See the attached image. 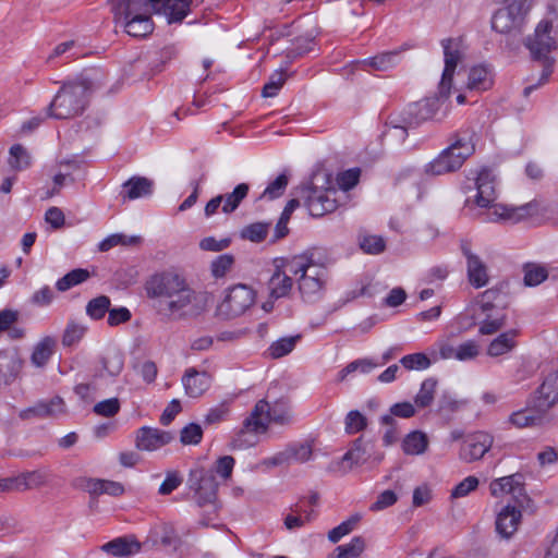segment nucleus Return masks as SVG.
<instances>
[{"instance_id": "nucleus-7", "label": "nucleus", "mask_w": 558, "mask_h": 558, "mask_svg": "<svg viewBox=\"0 0 558 558\" xmlns=\"http://www.w3.org/2000/svg\"><path fill=\"white\" fill-rule=\"evenodd\" d=\"M556 29L549 22H539L533 35L525 38L524 45L529 49L532 60L539 66L550 69L556 65L558 44Z\"/></svg>"}, {"instance_id": "nucleus-63", "label": "nucleus", "mask_w": 558, "mask_h": 558, "mask_svg": "<svg viewBox=\"0 0 558 558\" xmlns=\"http://www.w3.org/2000/svg\"><path fill=\"white\" fill-rule=\"evenodd\" d=\"M480 353V347L475 340H468L458 345L457 360L469 361L475 359Z\"/></svg>"}, {"instance_id": "nucleus-47", "label": "nucleus", "mask_w": 558, "mask_h": 558, "mask_svg": "<svg viewBox=\"0 0 558 558\" xmlns=\"http://www.w3.org/2000/svg\"><path fill=\"white\" fill-rule=\"evenodd\" d=\"M9 165L16 171L24 170L31 166V156L21 144H14L10 148Z\"/></svg>"}, {"instance_id": "nucleus-17", "label": "nucleus", "mask_w": 558, "mask_h": 558, "mask_svg": "<svg viewBox=\"0 0 558 558\" xmlns=\"http://www.w3.org/2000/svg\"><path fill=\"white\" fill-rule=\"evenodd\" d=\"M493 442V437L487 433L476 432L471 434L461 444L459 458L466 463L481 460L489 451Z\"/></svg>"}, {"instance_id": "nucleus-31", "label": "nucleus", "mask_w": 558, "mask_h": 558, "mask_svg": "<svg viewBox=\"0 0 558 558\" xmlns=\"http://www.w3.org/2000/svg\"><path fill=\"white\" fill-rule=\"evenodd\" d=\"M466 268L468 279L472 287L478 289L488 283L489 276L487 266L480 256H470V260L466 262Z\"/></svg>"}, {"instance_id": "nucleus-20", "label": "nucleus", "mask_w": 558, "mask_h": 558, "mask_svg": "<svg viewBox=\"0 0 558 558\" xmlns=\"http://www.w3.org/2000/svg\"><path fill=\"white\" fill-rule=\"evenodd\" d=\"M444 49V70H456L459 65L464 66L466 46L462 38H446L441 40Z\"/></svg>"}, {"instance_id": "nucleus-38", "label": "nucleus", "mask_w": 558, "mask_h": 558, "mask_svg": "<svg viewBox=\"0 0 558 558\" xmlns=\"http://www.w3.org/2000/svg\"><path fill=\"white\" fill-rule=\"evenodd\" d=\"M486 317L481 323L480 333L484 336L494 335L506 326L507 314L506 311L496 312H484Z\"/></svg>"}, {"instance_id": "nucleus-27", "label": "nucleus", "mask_w": 558, "mask_h": 558, "mask_svg": "<svg viewBox=\"0 0 558 558\" xmlns=\"http://www.w3.org/2000/svg\"><path fill=\"white\" fill-rule=\"evenodd\" d=\"M454 76L465 83L468 90L483 92L494 84L490 72H454Z\"/></svg>"}, {"instance_id": "nucleus-40", "label": "nucleus", "mask_w": 558, "mask_h": 558, "mask_svg": "<svg viewBox=\"0 0 558 558\" xmlns=\"http://www.w3.org/2000/svg\"><path fill=\"white\" fill-rule=\"evenodd\" d=\"M397 56H398V53L396 51H392V52H384L378 56H375V57H372L368 59H364V60H354V61H351L349 64L344 65L343 70H345L349 66L354 68V66H360V65L361 66H369V68H374V69H378L379 66H395L396 63L393 62V60L396 59Z\"/></svg>"}, {"instance_id": "nucleus-21", "label": "nucleus", "mask_w": 558, "mask_h": 558, "mask_svg": "<svg viewBox=\"0 0 558 558\" xmlns=\"http://www.w3.org/2000/svg\"><path fill=\"white\" fill-rule=\"evenodd\" d=\"M521 510L515 506L507 505L496 519V532L500 537L509 539L518 530L521 522Z\"/></svg>"}, {"instance_id": "nucleus-46", "label": "nucleus", "mask_w": 558, "mask_h": 558, "mask_svg": "<svg viewBox=\"0 0 558 558\" xmlns=\"http://www.w3.org/2000/svg\"><path fill=\"white\" fill-rule=\"evenodd\" d=\"M111 301L109 296L99 295L87 303L86 314L95 320L101 319L105 317L106 313H108Z\"/></svg>"}, {"instance_id": "nucleus-53", "label": "nucleus", "mask_w": 558, "mask_h": 558, "mask_svg": "<svg viewBox=\"0 0 558 558\" xmlns=\"http://www.w3.org/2000/svg\"><path fill=\"white\" fill-rule=\"evenodd\" d=\"M234 256L232 254H222L217 256L210 264V271L213 277L222 278L234 265Z\"/></svg>"}, {"instance_id": "nucleus-8", "label": "nucleus", "mask_w": 558, "mask_h": 558, "mask_svg": "<svg viewBox=\"0 0 558 558\" xmlns=\"http://www.w3.org/2000/svg\"><path fill=\"white\" fill-rule=\"evenodd\" d=\"M186 483L198 507L213 506L217 510L218 483L214 471H207L203 466L192 469Z\"/></svg>"}, {"instance_id": "nucleus-39", "label": "nucleus", "mask_w": 558, "mask_h": 558, "mask_svg": "<svg viewBox=\"0 0 558 558\" xmlns=\"http://www.w3.org/2000/svg\"><path fill=\"white\" fill-rule=\"evenodd\" d=\"M437 384V379L433 377L426 378L421 384V388L414 397V403L418 409L428 408L433 403Z\"/></svg>"}, {"instance_id": "nucleus-11", "label": "nucleus", "mask_w": 558, "mask_h": 558, "mask_svg": "<svg viewBox=\"0 0 558 558\" xmlns=\"http://www.w3.org/2000/svg\"><path fill=\"white\" fill-rule=\"evenodd\" d=\"M543 374V381L535 391L532 403L541 412H547L558 402V357L547 364Z\"/></svg>"}, {"instance_id": "nucleus-51", "label": "nucleus", "mask_w": 558, "mask_h": 558, "mask_svg": "<svg viewBox=\"0 0 558 558\" xmlns=\"http://www.w3.org/2000/svg\"><path fill=\"white\" fill-rule=\"evenodd\" d=\"M87 331V327L76 322H70L62 336L63 347H72L76 344Z\"/></svg>"}, {"instance_id": "nucleus-41", "label": "nucleus", "mask_w": 558, "mask_h": 558, "mask_svg": "<svg viewBox=\"0 0 558 558\" xmlns=\"http://www.w3.org/2000/svg\"><path fill=\"white\" fill-rule=\"evenodd\" d=\"M300 206V202L296 198L290 199L286 207L283 208V211L281 213V216L275 227V236L271 240V242H276L280 239H283L289 233L288 222L291 218L292 213Z\"/></svg>"}, {"instance_id": "nucleus-28", "label": "nucleus", "mask_w": 558, "mask_h": 558, "mask_svg": "<svg viewBox=\"0 0 558 558\" xmlns=\"http://www.w3.org/2000/svg\"><path fill=\"white\" fill-rule=\"evenodd\" d=\"M268 288L270 291V298H286L290 294L293 288V280L291 276L281 269V266L276 265V270L269 279Z\"/></svg>"}, {"instance_id": "nucleus-32", "label": "nucleus", "mask_w": 558, "mask_h": 558, "mask_svg": "<svg viewBox=\"0 0 558 558\" xmlns=\"http://www.w3.org/2000/svg\"><path fill=\"white\" fill-rule=\"evenodd\" d=\"M57 341L50 336L44 337L36 345L31 355V362L36 367H45L51 359Z\"/></svg>"}, {"instance_id": "nucleus-10", "label": "nucleus", "mask_w": 558, "mask_h": 558, "mask_svg": "<svg viewBox=\"0 0 558 558\" xmlns=\"http://www.w3.org/2000/svg\"><path fill=\"white\" fill-rule=\"evenodd\" d=\"M525 0L512 1L505 8L499 9L492 19V27L500 34L521 32L529 12Z\"/></svg>"}, {"instance_id": "nucleus-48", "label": "nucleus", "mask_w": 558, "mask_h": 558, "mask_svg": "<svg viewBox=\"0 0 558 558\" xmlns=\"http://www.w3.org/2000/svg\"><path fill=\"white\" fill-rule=\"evenodd\" d=\"M359 245L366 254L377 255L385 251L386 242L379 235L362 234L359 236Z\"/></svg>"}, {"instance_id": "nucleus-45", "label": "nucleus", "mask_w": 558, "mask_h": 558, "mask_svg": "<svg viewBox=\"0 0 558 558\" xmlns=\"http://www.w3.org/2000/svg\"><path fill=\"white\" fill-rule=\"evenodd\" d=\"M141 242H142V238L138 235L128 236L125 234L116 233V234H111V235L107 236L105 240H102L99 243L98 248L100 252H107L117 245H125V246L137 245Z\"/></svg>"}, {"instance_id": "nucleus-57", "label": "nucleus", "mask_w": 558, "mask_h": 558, "mask_svg": "<svg viewBox=\"0 0 558 558\" xmlns=\"http://www.w3.org/2000/svg\"><path fill=\"white\" fill-rule=\"evenodd\" d=\"M22 490L38 488L47 483L48 475L43 471H31L20 474Z\"/></svg>"}, {"instance_id": "nucleus-43", "label": "nucleus", "mask_w": 558, "mask_h": 558, "mask_svg": "<svg viewBox=\"0 0 558 558\" xmlns=\"http://www.w3.org/2000/svg\"><path fill=\"white\" fill-rule=\"evenodd\" d=\"M89 277L90 275L87 269L76 268L60 278L56 283V288L58 291L64 292L86 281Z\"/></svg>"}, {"instance_id": "nucleus-54", "label": "nucleus", "mask_w": 558, "mask_h": 558, "mask_svg": "<svg viewBox=\"0 0 558 558\" xmlns=\"http://www.w3.org/2000/svg\"><path fill=\"white\" fill-rule=\"evenodd\" d=\"M289 78L288 72H275L270 75L268 82L262 89V96L265 98L275 97Z\"/></svg>"}, {"instance_id": "nucleus-35", "label": "nucleus", "mask_w": 558, "mask_h": 558, "mask_svg": "<svg viewBox=\"0 0 558 558\" xmlns=\"http://www.w3.org/2000/svg\"><path fill=\"white\" fill-rule=\"evenodd\" d=\"M428 438L421 430H413L408 434L402 441V449L405 454L417 456L426 451Z\"/></svg>"}, {"instance_id": "nucleus-60", "label": "nucleus", "mask_w": 558, "mask_h": 558, "mask_svg": "<svg viewBox=\"0 0 558 558\" xmlns=\"http://www.w3.org/2000/svg\"><path fill=\"white\" fill-rule=\"evenodd\" d=\"M287 451L289 453V460L295 461L299 463H304L312 458L313 449L312 446L307 442L291 445L287 447Z\"/></svg>"}, {"instance_id": "nucleus-12", "label": "nucleus", "mask_w": 558, "mask_h": 558, "mask_svg": "<svg viewBox=\"0 0 558 558\" xmlns=\"http://www.w3.org/2000/svg\"><path fill=\"white\" fill-rule=\"evenodd\" d=\"M185 278L173 271H161L150 276L144 286L146 295L153 301V307L157 312V305L178 289Z\"/></svg>"}, {"instance_id": "nucleus-37", "label": "nucleus", "mask_w": 558, "mask_h": 558, "mask_svg": "<svg viewBox=\"0 0 558 558\" xmlns=\"http://www.w3.org/2000/svg\"><path fill=\"white\" fill-rule=\"evenodd\" d=\"M364 549L365 539L362 536H354L350 543L336 547L328 558H356Z\"/></svg>"}, {"instance_id": "nucleus-42", "label": "nucleus", "mask_w": 558, "mask_h": 558, "mask_svg": "<svg viewBox=\"0 0 558 558\" xmlns=\"http://www.w3.org/2000/svg\"><path fill=\"white\" fill-rule=\"evenodd\" d=\"M270 225V222H253L240 231V236L253 243H260L267 238Z\"/></svg>"}, {"instance_id": "nucleus-18", "label": "nucleus", "mask_w": 558, "mask_h": 558, "mask_svg": "<svg viewBox=\"0 0 558 558\" xmlns=\"http://www.w3.org/2000/svg\"><path fill=\"white\" fill-rule=\"evenodd\" d=\"M275 263L277 266H281V269L289 276L293 275L302 278L319 265L320 260L316 258V251L308 250L300 255L276 259Z\"/></svg>"}, {"instance_id": "nucleus-3", "label": "nucleus", "mask_w": 558, "mask_h": 558, "mask_svg": "<svg viewBox=\"0 0 558 558\" xmlns=\"http://www.w3.org/2000/svg\"><path fill=\"white\" fill-rule=\"evenodd\" d=\"M94 84L82 74L65 82L48 107V116L54 119H72L81 116L89 104Z\"/></svg>"}, {"instance_id": "nucleus-1", "label": "nucleus", "mask_w": 558, "mask_h": 558, "mask_svg": "<svg viewBox=\"0 0 558 558\" xmlns=\"http://www.w3.org/2000/svg\"><path fill=\"white\" fill-rule=\"evenodd\" d=\"M291 417L287 401L278 400L270 405L266 400H259L234 434L230 448L241 450L253 447L258 441L257 436L267 430L269 423L286 425L291 423Z\"/></svg>"}, {"instance_id": "nucleus-19", "label": "nucleus", "mask_w": 558, "mask_h": 558, "mask_svg": "<svg viewBox=\"0 0 558 558\" xmlns=\"http://www.w3.org/2000/svg\"><path fill=\"white\" fill-rule=\"evenodd\" d=\"M173 439L170 432L143 426L136 432L135 447L142 451H155Z\"/></svg>"}, {"instance_id": "nucleus-36", "label": "nucleus", "mask_w": 558, "mask_h": 558, "mask_svg": "<svg viewBox=\"0 0 558 558\" xmlns=\"http://www.w3.org/2000/svg\"><path fill=\"white\" fill-rule=\"evenodd\" d=\"M248 192L250 185L247 183H240L231 193L221 195L223 201L222 213L229 215L235 211Z\"/></svg>"}, {"instance_id": "nucleus-58", "label": "nucleus", "mask_w": 558, "mask_h": 558, "mask_svg": "<svg viewBox=\"0 0 558 558\" xmlns=\"http://www.w3.org/2000/svg\"><path fill=\"white\" fill-rule=\"evenodd\" d=\"M400 363L407 369H426L430 366L432 362L425 353H413L404 355Z\"/></svg>"}, {"instance_id": "nucleus-14", "label": "nucleus", "mask_w": 558, "mask_h": 558, "mask_svg": "<svg viewBox=\"0 0 558 558\" xmlns=\"http://www.w3.org/2000/svg\"><path fill=\"white\" fill-rule=\"evenodd\" d=\"M523 480V475L520 473L496 478L489 485L490 494L494 497L510 494L517 504V508H530L532 499L525 492Z\"/></svg>"}, {"instance_id": "nucleus-59", "label": "nucleus", "mask_w": 558, "mask_h": 558, "mask_svg": "<svg viewBox=\"0 0 558 558\" xmlns=\"http://www.w3.org/2000/svg\"><path fill=\"white\" fill-rule=\"evenodd\" d=\"M203 438V429L196 423L184 426L180 433V441L183 445H198Z\"/></svg>"}, {"instance_id": "nucleus-34", "label": "nucleus", "mask_w": 558, "mask_h": 558, "mask_svg": "<svg viewBox=\"0 0 558 558\" xmlns=\"http://www.w3.org/2000/svg\"><path fill=\"white\" fill-rule=\"evenodd\" d=\"M23 361L16 354L0 351V374L5 384H11L19 375Z\"/></svg>"}, {"instance_id": "nucleus-33", "label": "nucleus", "mask_w": 558, "mask_h": 558, "mask_svg": "<svg viewBox=\"0 0 558 558\" xmlns=\"http://www.w3.org/2000/svg\"><path fill=\"white\" fill-rule=\"evenodd\" d=\"M517 336L518 331L515 329L500 333L489 343L487 354L495 357L510 352L517 344Z\"/></svg>"}, {"instance_id": "nucleus-61", "label": "nucleus", "mask_w": 558, "mask_h": 558, "mask_svg": "<svg viewBox=\"0 0 558 558\" xmlns=\"http://www.w3.org/2000/svg\"><path fill=\"white\" fill-rule=\"evenodd\" d=\"M93 411L99 416L112 417L120 411V401L118 398L100 401L94 405Z\"/></svg>"}, {"instance_id": "nucleus-9", "label": "nucleus", "mask_w": 558, "mask_h": 558, "mask_svg": "<svg viewBox=\"0 0 558 558\" xmlns=\"http://www.w3.org/2000/svg\"><path fill=\"white\" fill-rule=\"evenodd\" d=\"M255 302V291L243 283L228 289L222 302L217 307V315L225 318H235L247 311Z\"/></svg>"}, {"instance_id": "nucleus-6", "label": "nucleus", "mask_w": 558, "mask_h": 558, "mask_svg": "<svg viewBox=\"0 0 558 558\" xmlns=\"http://www.w3.org/2000/svg\"><path fill=\"white\" fill-rule=\"evenodd\" d=\"M472 135L469 132L458 133L449 147L426 166V173L441 175L457 171L474 153Z\"/></svg>"}, {"instance_id": "nucleus-55", "label": "nucleus", "mask_w": 558, "mask_h": 558, "mask_svg": "<svg viewBox=\"0 0 558 558\" xmlns=\"http://www.w3.org/2000/svg\"><path fill=\"white\" fill-rule=\"evenodd\" d=\"M548 277L547 269L543 266L526 264L524 266V283L534 287L542 283Z\"/></svg>"}, {"instance_id": "nucleus-13", "label": "nucleus", "mask_w": 558, "mask_h": 558, "mask_svg": "<svg viewBox=\"0 0 558 558\" xmlns=\"http://www.w3.org/2000/svg\"><path fill=\"white\" fill-rule=\"evenodd\" d=\"M196 300V292L184 281L175 291L157 305V314L168 319L182 318L185 310Z\"/></svg>"}, {"instance_id": "nucleus-5", "label": "nucleus", "mask_w": 558, "mask_h": 558, "mask_svg": "<svg viewBox=\"0 0 558 558\" xmlns=\"http://www.w3.org/2000/svg\"><path fill=\"white\" fill-rule=\"evenodd\" d=\"M454 72H442L441 81L438 86V93L435 96L425 97L409 106V122L420 124L433 120L442 121L450 111L448 99L451 95Z\"/></svg>"}, {"instance_id": "nucleus-49", "label": "nucleus", "mask_w": 558, "mask_h": 558, "mask_svg": "<svg viewBox=\"0 0 558 558\" xmlns=\"http://www.w3.org/2000/svg\"><path fill=\"white\" fill-rule=\"evenodd\" d=\"M289 183V178L287 174L281 173L278 175L274 181H271L265 191L262 193V195L258 197V199L267 198L268 201H274L278 197H280Z\"/></svg>"}, {"instance_id": "nucleus-52", "label": "nucleus", "mask_w": 558, "mask_h": 558, "mask_svg": "<svg viewBox=\"0 0 558 558\" xmlns=\"http://www.w3.org/2000/svg\"><path fill=\"white\" fill-rule=\"evenodd\" d=\"M360 520L361 517L359 514L351 515L348 520L343 521L338 526L331 529L328 532V539L331 543H338L343 536L348 535L354 530Z\"/></svg>"}, {"instance_id": "nucleus-16", "label": "nucleus", "mask_w": 558, "mask_h": 558, "mask_svg": "<svg viewBox=\"0 0 558 558\" xmlns=\"http://www.w3.org/2000/svg\"><path fill=\"white\" fill-rule=\"evenodd\" d=\"M327 280V269L320 263L302 278H298V289L305 302H315L323 296Z\"/></svg>"}, {"instance_id": "nucleus-26", "label": "nucleus", "mask_w": 558, "mask_h": 558, "mask_svg": "<svg viewBox=\"0 0 558 558\" xmlns=\"http://www.w3.org/2000/svg\"><path fill=\"white\" fill-rule=\"evenodd\" d=\"M365 450L363 448L362 438H357L353 441L352 448L347 451L340 461L332 462L329 466V471L337 472L342 469L343 473L351 470L353 465L361 464L365 461Z\"/></svg>"}, {"instance_id": "nucleus-62", "label": "nucleus", "mask_w": 558, "mask_h": 558, "mask_svg": "<svg viewBox=\"0 0 558 558\" xmlns=\"http://www.w3.org/2000/svg\"><path fill=\"white\" fill-rule=\"evenodd\" d=\"M235 460L231 456L220 457L214 464L213 469L208 471H214V474H218L223 480H228L232 475V471L234 468Z\"/></svg>"}, {"instance_id": "nucleus-2", "label": "nucleus", "mask_w": 558, "mask_h": 558, "mask_svg": "<svg viewBox=\"0 0 558 558\" xmlns=\"http://www.w3.org/2000/svg\"><path fill=\"white\" fill-rule=\"evenodd\" d=\"M475 204L478 207H492L493 211L488 214L492 221L509 220L519 222L530 216L536 215L539 210L537 202H530L521 206L494 204L496 199L495 178L490 170L483 169L476 178Z\"/></svg>"}, {"instance_id": "nucleus-25", "label": "nucleus", "mask_w": 558, "mask_h": 558, "mask_svg": "<svg viewBox=\"0 0 558 558\" xmlns=\"http://www.w3.org/2000/svg\"><path fill=\"white\" fill-rule=\"evenodd\" d=\"M114 557H130L141 550V543L134 537H117L99 547Z\"/></svg>"}, {"instance_id": "nucleus-56", "label": "nucleus", "mask_w": 558, "mask_h": 558, "mask_svg": "<svg viewBox=\"0 0 558 558\" xmlns=\"http://www.w3.org/2000/svg\"><path fill=\"white\" fill-rule=\"evenodd\" d=\"M345 433L356 434L367 427V418L357 410L350 411L344 420Z\"/></svg>"}, {"instance_id": "nucleus-64", "label": "nucleus", "mask_w": 558, "mask_h": 558, "mask_svg": "<svg viewBox=\"0 0 558 558\" xmlns=\"http://www.w3.org/2000/svg\"><path fill=\"white\" fill-rule=\"evenodd\" d=\"M398 500V497L393 490L387 489L380 493L377 497V500L373 502L369 507L371 511H380L392 505H395Z\"/></svg>"}, {"instance_id": "nucleus-30", "label": "nucleus", "mask_w": 558, "mask_h": 558, "mask_svg": "<svg viewBox=\"0 0 558 558\" xmlns=\"http://www.w3.org/2000/svg\"><path fill=\"white\" fill-rule=\"evenodd\" d=\"M530 409L520 410L517 412H513L510 417L509 422L518 427H530V426H536L539 425L543 421V416L546 412H541L539 410L535 409L532 403V399L529 401Z\"/></svg>"}, {"instance_id": "nucleus-22", "label": "nucleus", "mask_w": 558, "mask_h": 558, "mask_svg": "<svg viewBox=\"0 0 558 558\" xmlns=\"http://www.w3.org/2000/svg\"><path fill=\"white\" fill-rule=\"evenodd\" d=\"M507 284L500 283L499 286L488 289L480 294L478 303L482 312H497L506 311L508 307V293L505 291Z\"/></svg>"}, {"instance_id": "nucleus-15", "label": "nucleus", "mask_w": 558, "mask_h": 558, "mask_svg": "<svg viewBox=\"0 0 558 558\" xmlns=\"http://www.w3.org/2000/svg\"><path fill=\"white\" fill-rule=\"evenodd\" d=\"M305 193V206L313 217H322L337 209L335 189L319 190L316 186H308Z\"/></svg>"}, {"instance_id": "nucleus-24", "label": "nucleus", "mask_w": 558, "mask_h": 558, "mask_svg": "<svg viewBox=\"0 0 558 558\" xmlns=\"http://www.w3.org/2000/svg\"><path fill=\"white\" fill-rule=\"evenodd\" d=\"M192 0H156L155 13L163 14L169 23L181 22L190 12Z\"/></svg>"}, {"instance_id": "nucleus-44", "label": "nucleus", "mask_w": 558, "mask_h": 558, "mask_svg": "<svg viewBox=\"0 0 558 558\" xmlns=\"http://www.w3.org/2000/svg\"><path fill=\"white\" fill-rule=\"evenodd\" d=\"M301 339V335L291 337H283L275 341L268 349L269 355L272 359H280L289 354L294 348L298 341Z\"/></svg>"}, {"instance_id": "nucleus-23", "label": "nucleus", "mask_w": 558, "mask_h": 558, "mask_svg": "<svg viewBox=\"0 0 558 558\" xmlns=\"http://www.w3.org/2000/svg\"><path fill=\"white\" fill-rule=\"evenodd\" d=\"M211 378L207 372H198L195 368L186 369L182 384L185 392L191 398L201 397L210 386Z\"/></svg>"}, {"instance_id": "nucleus-50", "label": "nucleus", "mask_w": 558, "mask_h": 558, "mask_svg": "<svg viewBox=\"0 0 558 558\" xmlns=\"http://www.w3.org/2000/svg\"><path fill=\"white\" fill-rule=\"evenodd\" d=\"M102 369L110 376H118L124 366V359L120 352H110L101 357Z\"/></svg>"}, {"instance_id": "nucleus-29", "label": "nucleus", "mask_w": 558, "mask_h": 558, "mask_svg": "<svg viewBox=\"0 0 558 558\" xmlns=\"http://www.w3.org/2000/svg\"><path fill=\"white\" fill-rule=\"evenodd\" d=\"M154 181L145 177H132L123 183L124 198L136 199L153 194Z\"/></svg>"}, {"instance_id": "nucleus-4", "label": "nucleus", "mask_w": 558, "mask_h": 558, "mask_svg": "<svg viewBox=\"0 0 558 558\" xmlns=\"http://www.w3.org/2000/svg\"><path fill=\"white\" fill-rule=\"evenodd\" d=\"M108 4L114 21L122 23L130 36L145 37L153 32L156 0H108Z\"/></svg>"}]
</instances>
